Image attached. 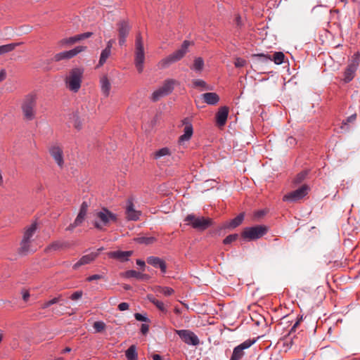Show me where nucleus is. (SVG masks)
Wrapping results in <instances>:
<instances>
[{"label": "nucleus", "instance_id": "nucleus-1", "mask_svg": "<svg viewBox=\"0 0 360 360\" xmlns=\"http://www.w3.org/2000/svg\"><path fill=\"white\" fill-rule=\"evenodd\" d=\"M191 41L188 40L184 41L180 49L169 54L167 57L162 58L158 63L160 68L165 69L169 67L172 64L181 60L188 51V47Z\"/></svg>", "mask_w": 360, "mask_h": 360}, {"label": "nucleus", "instance_id": "nucleus-2", "mask_svg": "<svg viewBox=\"0 0 360 360\" xmlns=\"http://www.w3.org/2000/svg\"><path fill=\"white\" fill-rule=\"evenodd\" d=\"M117 221V217L115 214L106 208H103L95 214L94 225L97 229L103 231L105 227L110 226L112 223H116Z\"/></svg>", "mask_w": 360, "mask_h": 360}, {"label": "nucleus", "instance_id": "nucleus-3", "mask_svg": "<svg viewBox=\"0 0 360 360\" xmlns=\"http://www.w3.org/2000/svg\"><path fill=\"white\" fill-rule=\"evenodd\" d=\"M21 110L25 120L31 121L35 118L37 114V96L35 94L26 95L21 103Z\"/></svg>", "mask_w": 360, "mask_h": 360}, {"label": "nucleus", "instance_id": "nucleus-4", "mask_svg": "<svg viewBox=\"0 0 360 360\" xmlns=\"http://www.w3.org/2000/svg\"><path fill=\"white\" fill-rule=\"evenodd\" d=\"M83 70L80 68H74L70 70L65 78V84L68 89L75 93L81 87Z\"/></svg>", "mask_w": 360, "mask_h": 360}, {"label": "nucleus", "instance_id": "nucleus-5", "mask_svg": "<svg viewBox=\"0 0 360 360\" xmlns=\"http://www.w3.org/2000/svg\"><path fill=\"white\" fill-rule=\"evenodd\" d=\"M187 225L198 231H204L212 226V220L210 218L198 217L193 214H188L184 219Z\"/></svg>", "mask_w": 360, "mask_h": 360}, {"label": "nucleus", "instance_id": "nucleus-6", "mask_svg": "<svg viewBox=\"0 0 360 360\" xmlns=\"http://www.w3.org/2000/svg\"><path fill=\"white\" fill-rule=\"evenodd\" d=\"M145 60V53L143 48V39L140 34H138L135 41V58L134 64L137 71L141 73L143 70V63Z\"/></svg>", "mask_w": 360, "mask_h": 360}, {"label": "nucleus", "instance_id": "nucleus-7", "mask_svg": "<svg viewBox=\"0 0 360 360\" xmlns=\"http://www.w3.org/2000/svg\"><path fill=\"white\" fill-rule=\"evenodd\" d=\"M309 191L307 185H302L299 188L288 193L283 197V200L288 202H297L304 198Z\"/></svg>", "mask_w": 360, "mask_h": 360}, {"label": "nucleus", "instance_id": "nucleus-8", "mask_svg": "<svg viewBox=\"0 0 360 360\" xmlns=\"http://www.w3.org/2000/svg\"><path fill=\"white\" fill-rule=\"evenodd\" d=\"M266 231L267 229L266 226L258 225L245 228L241 235L244 238L251 240L262 237L266 234Z\"/></svg>", "mask_w": 360, "mask_h": 360}, {"label": "nucleus", "instance_id": "nucleus-9", "mask_svg": "<svg viewBox=\"0 0 360 360\" xmlns=\"http://www.w3.org/2000/svg\"><path fill=\"white\" fill-rule=\"evenodd\" d=\"M37 230V224H32L25 231L23 238L20 244V252L23 254L32 251L30 249V239Z\"/></svg>", "mask_w": 360, "mask_h": 360}, {"label": "nucleus", "instance_id": "nucleus-10", "mask_svg": "<svg viewBox=\"0 0 360 360\" xmlns=\"http://www.w3.org/2000/svg\"><path fill=\"white\" fill-rule=\"evenodd\" d=\"M37 230V224H32L25 231L23 238L20 244V252L23 254L32 251L30 249V239Z\"/></svg>", "mask_w": 360, "mask_h": 360}, {"label": "nucleus", "instance_id": "nucleus-11", "mask_svg": "<svg viewBox=\"0 0 360 360\" xmlns=\"http://www.w3.org/2000/svg\"><path fill=\"white\" fill-rule=\"evenodd\" d=\"M175 333L187 345L196 346L200 343L198 336L189 330H176Z\"/></svg>", "mask_w": 360, "mask_h": 360}, {"label": "nucleus", "instance_id": "nucleus-12", "mask_svg": "<svg viewBox=\"0 0 360 360\" xmlns=\"http://www.w3.org/2000/svg\"><path fill=\"white\" fill-rule=\"evenodd\" d=\"M86 49V46H78L75 48L69 50V51H65L60 52L58 53H56L53 58V60L54 61H60L65 59H70L75 56H77L78 53H81L82 51H84Z\"/></svg>", "mask_w": 360, "mask_h": 360}, {"label": "nucleus", "instance_id": "nucleus-13", "mask_svg": "<svg viewBox=\"0 0 360 360\" xmlns=\"http://www.w3.org/2000/svg\"><path fill=\"white\" fill-rule=\"evenodd\" d=\"M255 342V340L248 339L236 346L229 360H240L245 354L244 350L250 347Z\"/></svg>", "mask_w": 360, "mask_h": 360}, {"label": "nucleus", "instance_id": "nucleus-14", "mask_svg": "<svg viewBox=\"0 0 360 360\" xmlns=\"http://www.w3.org/2000/svg\"><path fill=\"white\" fill-rule=\"evenodd\" d=\"M130 30L131 26L128 21L121 20L117 23L119 44L120 46L124 45Z\"/></svg>", "mask_w": 360, "mask_h": 360}, {"label": "nucleus", "instance_id": "nucleus-15", "mask_svg": "<svg viewBox=\"0 0 360 360\" xmlns=\"http://www.w3.org/2000/svg\"><path fill=\"white\" fill-rule=\"evenodd\" d=\"M92 34V32H87L68 38H64L58 41V46L60 47L71 46L81 40L90 37Z\"/></svg>", "mask_w": 360, "mask_h": 360}, {"label": "nucleus", "instance_id": "nucleus-16", "mask_svg": "<svg viewBox=\"0 0 360 360\" xmlns=\"http://www.w3.org/2000/svg\"><path fill=\"white\" fill-rule=\"evenodd\" d=\"M133 255V251L115 250L107 253L109 258L116 259L120 262H124L129 260V257Z\"/></svg>", "mask_w": 360, "mask_h": 360}, {"label": "nucleus", "instance_id": "nucleus-17", "mask_svg": "<svg viewBox=\"0 0 360 360\" xmlns=\"http://www.w3.org/2000/svg\"><path fill=\"white\" fill-rule=\"evenodd\" d=\"M49 153L58 167L62 168L64 165L63 152L62 148L58 146H53L49 148Z\"/></svg>", "mask_w": 360, "mask_h": 360}, {"label": "nucleus", "instance_id": "nucleus-18", "mask_svg": "<svg viewBox=\"0 0 360 360\" xmlns=\"http://www.w3.org/2000/svg\"><path fill=\"white\" fill-rule=\"evenodd\" d=\"M229 109L227 106H222L218 109L215 115L216 124L218 127H224L227 121Z\"/></svg>", "mask_w": 360, "mask_h": 360}, {"label": "nucleus", "instance_id": "nucleus-19", "mask_svg": "<svg viewBox=\"0 0 360 360\" xmlns=\"http://www.w3.org/2000/svg\"><path fill=\"white\" fill-rule=\"evenodd\" d=\"M182 122L183 124L184 125V134L179 137L180 142L188 141L191 138L193 133V125L191 123L189 119L186 117L184 119Z\"/></svg>", "mask_w": 360, "mask_h": 360}, {"label": "nucleus", "instance_id": "nucleus-20", "mask_svg": "<svg viewBox=\"0 0 360 360\" xmlns=\"http://www.w3.org/2000/svg\"><path fill=\"white\" fill-rule=\"evenodd\" d=\"M147 263L155 268H160L162 274L167 271V265L165 262L158 257L150 256L146 259Z\"/></svg>", "mask_w": 360, "mask_h": 360}, {"label": "nucleus", "instance_id": "nucleus-21", "mask_svg": "<svg viewBox=\"0 0 360 360\" xmlns=\"http://www.w3.org/2000/svg\"><path fill=\"white\" fill-rule=\"evenodd\" d=\"M98 254L91 252L90 254L82 256L72 266L74 270H77L81 266L90 264L97 257Z\"/></svg>", "mask_w": 360, "mask_h": 360}, {"label": "nucleus", "instance_id": "nucleus-22", "mask_svg": "<svg viewBox=\"0 0 360 360\" xmlns=\"http://www.w3.org/2000/svg\"><path fill=\"white\" fill-rule=\"evenodd\" d=\"M257 56L264 61L267 60H273L277 65L283 63L285 58V55L282 52H275L272 57L263 53L258 54Z\"/></svg>", "mask_w": 360, "mask_h": 360}, {"label": "nucleus", "instance_id": "nucleus-23", "mask_svg": "<svg viewBox=\"0 0 360 360\" xmlns=\"http://www.w3.org/2000/svg\"><path fill=\"white\" fill-rule=\"evenodd\" d=\"M140 212L134 208V204L131 201H128L126 208V217L128 220L137 221L140 217Z\"/></svg>", "mask_w": 360, "mask_h": 360}, {"label": "nucleus", "instance_id": "nucleus-24", "mask_svg": "<svg viewBox=\"0 0 360 360\" xmlns=\"http://www.w3.org/2000/svg\"><path fill=\"white\" fill-rule=\"evenodd\" d=\"M179 84L178 81L174 79H166L160 86L161 89L167 96L170 94L174 89V86Z\"/></svg>", "mask_w": 360, "mask_h": 360}, {"label": "nucleus", "instance_id": "nucleus-25", "mask_svg": "<svg viewBox=\"0 0 360 360\" xmlns=\"http://www.w3.org/2000/svg\"><path fill=\"white\" fill-rule=\"evenodd\" d=\"M124 276L127 278H135L141 281H146L149 278V276L148 274H142L135 270L126 271L124 273Z\"/></svg>", "mask_w": 360, "mask_h": 360}, {"label": "nucleus", "instance_id": "nucleus-26", "mask_svg": "<svg viewBox=\"0 0 360 360\" xmlns=\"http://www.w3.org/2000/svg\"><path fill=\"white\" fill-rule=\"evenodd\" d=\"M202 98L208 105H216L219 101V96L214 92L205 93L202 94Z\"/></svg>", "mask_w": 360, "mask_h": 360}, {"label": "nucleus", "instance_id": "nucleus-27", "mask_svg": "<svg viewBox=\"0 0 360 360\" xmlns=\"http://www.w3.org/2000/svg\"><path fill=\"white\" fill-rule=\"evenodd\" d=\"M101 89L102 94L108 97L110 94L111 84L106 75H103L100 79Z\"/></svg>", "mask_w": 360, "mask_h": 360}, {"label": "nucleus", "instance_id": "nucleus-28", "mask_svg": "<svg viewBox=\"0 0 360 360\" xmlns=\"http://www.w3.org/2000/svg\"><path fill=\"white\" fill-rule=\"evenodd\" d=\"M243 219H244V214L240 213L236 217L230 220L229 221H227L226 223V224L224 225V227L227 228V229L236 228L237 226H238L240 224H242Z\"/></svg>", "mask_w": 360, "mask_h": 360}, {"label": "nucleus", "instance_id": "nucleus-29", "mask_svg": "<svg viewBox=\"0 0 360 360\" xmlns=\"http://www.w3.org/2000/svg\"><path fill=\"white\" fill-rule=\"evenodd\" d=\"M148 300L153 303L160 311L164 314L167 313V309L165 306L164 303L162 301L157 300L153 295H147Z\"/></svg>", "mask_w": 360, "mask_h": 360}, {"label": "nucleus", "instance_id": "nucleus-30", "mask_svg": "<svg viewBox=\"0 0 360 360\" xmlns=\"http://www.w3.org/2000/svg\"><path fill=\"white\" fill-rule=\"evenodd\" d=\"M357 69L355 68V65H349L346 68L344 72V81L347 83L353 79L354 77L355 72Z\"/></svg>", "mask_w": 360, "mask_h": 360}, {"label": "nucleus", "instance_id": "nucleus-31", "mask_svg": "<svg viewBox=\"0 0 360 360\" xmlns=\"http://www.w3.org/2000/svg\"><path fill=\"white\" fill-rule=\"evenodd\" d=\"M205 63L204 60L201 57H197L194 59L193 63L191 67V69L198 73H200L204 68Z\"/></svg>", "mask_w": 360, "mask_h": 360}, {"label": "nucleus", "instance_id": "nucleus-32", "mask_svg": "<svg viewBox=\"0 0 360 360\" xmlns=\"http://www.w3.org/2000/svg\"><path fill=\"white\" fill-rule=\"evenodd\" d=\"M111 54V51L108 50V49H104L101 53L100 59L98 61V64L97 65V67H101L104 65V63L106 62L107 59L109 58V56Z\"/></svg>", "mask_w": 360, "mask_h": 360}, {"label": "nucleus", "instance_id": "nucleus-33", "mask_svg": "<svg viewBox=\"0 0 360 360\" xmlns=\"http://www.w3.org/2000/svg\"><path fill=\"white\" fill-rule=\"evenodd\" d=\"M126 357L128 360H136L138 355L135 345H131L126 351Z\"/></svg>", "mask_w": 360, "mask_h": 360}, {"label": "nucleus", "instance_id": "nucleus-34", "mask_svg": "<svg viewBox=\"0 0 360 360\" xmlns=\"http://www.w3.org/2000/svg\"><path fill=\"white\" fill-rule=\"evenodd\" d=\"M18 45V43H11L0 46V55L12 51Z\"/></svg>", "mask_w": 360, "mask_h": 360}, {"label": "nucleus", "instance_id": "nucleus-35", "mask_svg": "<svg viewBox=\"0 0 360 360\" xmlns=\"http://www.w3.org/2000/svg\"><path fill=\"white\" fill-rule=\"evenodd\" d=\"M63 246V243L60 241H54L51 244H50L46 249L45 251L46 252H49L50 251H56Z\"/></svg>", "mask_w": 360, "mask_h": 360}, {"label": "nucleus", "instance_id": "nucleus-36", "mask_svg": "<svg viewBox=\"0 0 360 360\" xmlns=\"http://www.w3.org/2000/svg\"><path fill=\"white\" fill-rule=\"evenodd\" d=\"M166 96L167 95L165 94V92L160 87L153 93V94L151 96V99L153 101L156 102L158 100H160L161 98Z\"/></svg>", "mask_w": 360, "mask_h": 360}, {"label": "nucleus", "instance_id": "nucleus-37", "mask_svg": "<svg viewBox=\"0 0 360 360\" xmlns=\"http://www.w3.org/2000/svg\"><path fill=\"white\" fill-rule=\"evenodd\" d=\"M157 292L162 293L165 296H170L174 292V290L170 287L158 286L157 288Z\"/></svg>", "mask_w": 360, "mask_h": 360}, {"label": "nucleus", "instance_id": "nucleus-38", "mask_svg": "<svg viewBox=\"0 0 360 360\" xmlns=\"http://www.w3.org/2000/svg\"><path fill=\"white\" fill-rule=\"evenodd\" d=\"M170 155V150L168 148H162L158 150H157L154 154V158L155 159H159L161 157Z\"/></svg>", "mask_w": 360, "mask_h": 360}, {"label": "nucleus", "instance_id": "nucleus-39", "mask_svg": "<svg viewBox=\"0 0 360 360\" xmlns=\"http://www.w3.org/2000/svg\"><path fill=\"white\" fill-rule=\"evenodd\" d=\"M155 240V238L154 237H139L136 238L137 243L140 244H145V245H149L153 243Z\"/></svg>", "mask_w": 360, "mask_h": 360}, {"label": "nucleus", "instance_id": "nucleus-40", "mask_svg": "<svg viewBox=\"0 0 360 360\" xmlns=\"http://www.w3.org/2000/svg\"><path fill=\"white\" fill-rule=\"evenodd\" d=\"M192 84L193 88H203L205 89H207L206 82L202 79H193Z\"/></svg>", "mask_w": 360, "mask_h": 360}, {"label": "nucleus", "instance_id": "nucleus-41", "mask_svg": "<svg viewBox=\"0 0 360 360\" xmlns=\"http://www.w3.org/2000/svg\"><path fill=\"white\" fill-rule=\"evenodd\" d=\"M93 327L95 329L96 332L100 333L105 329V324L103 321H96L94 322Z\"/></svg>", "mask_w": 360, "mask_h": 360}, {"label": "nucleus", "instance_id": "nucleus-42", "mask_svg": "<svg viewBox=\"0 0 360 360\" xmlns=\"http://www.w3.org/2000/svg\"><path fill=\"white\" fill-rule=\"evenodd\" d=\"M238 235L236 233L229 235L224 239L223 243L224 245L231 244L232 242L235 241L238 238Z\"/></svg>", "mask_w": 360, "mask_h": 360}, {"label": "nucleus", "instance_id": "nucleus-43", "mask_svg": "<svg viewBox=\"0 0 360 360\" xmlns=\"http://www.w3.org/2000/svg\"><path fill=\"white\" fill-rule=\"evenodd\" d=\"M360 62V55L356 53L354 55L352 62L349 64V65H355V68L357 69Z\"/></svg>", "mask_w": 360, "mask_h": 360}, {"label": "nucleus", "instance_id": "nucleus-44", "mask_svg": "<svg viewBox=\"0 0 360 360\" xmlns=\"http://www.w3.org/2000/svg\"><path fill=\"white\" fill-rule=\"evenodd\" d=\"M85 217L86 216L78 213L74 221L75 225H77V226H80L84 221Z\"/></svg>", "mask_w": 360, "mask_h": 360}, {"label": "nucleus", "instance_id": "nucleus-45", "mask_svg": "<svg viewBox=\"0 0 360 360\" xmlns=\"http://www.w3.org/2000/svg\"><path fill=\"white\" fill-rule=\"evenodd\" d=\"M103 278H104V276L102 274H94V275L88 276L86 278V280L88 282H91L95 280H100V279H103Z\"/></svg>", "mask_w": 360, "mask_h": 360}, {"label": "nucleus", "instance_id": "nucleus-46", "mask_svg": "<svg viewBox=\"0 0 360 360\" xmlns=\"http://www.w3.org/2000/svg\"><path fill=\"white\" fill-rule=\"evenodd\" d=\"M246 64V60L241 58H237L234 62V65L236 68H242Z\"/></svg>", "mask_w": 360, "mask_h": 360}, {"label": "nucleus", "instance_id": "nucleus-47", "mask_svg": "<svg viewBox=\"0 0 360 360\" xmlns=\"http://www.w3.org/2000/svg\"><path fill=\"white\" fill-rule=\"evenodd\" d=\"M82 295H83V292L82 290H77V291L74 292L71 295L70 298L72 300H77L80 299L82 297Z\"/></svg>", "mask_w": 360, "mask_h": 360}, {"label": "nucleus", "instance_id": "nucleus-48", "mask_svg": "<svg viewBox=\"0 0 360 360\" xmlns=\"http://www.w3.org/2000/svg\"><path fill=\"white\" fill-rule=\"evenodd\" d=\"M134 317H135L136 320H137L139 321H143V322H148L149 321L148 318H147L146 316H144L141 314H139V313H136L134 314Z\"/></svg>", "mask_w": 360, "mask_h": 360}, {"label": "nucleus", "instance_id": "nucleus-49", "mask_svg": "<svg viewBox=\"0 0 360 360\" xmlns=\"http://www.w3.org/2000/svg\"><path fill=\"white\" fill-rule=\"evenodd\" d=\"M87 209H88L87 203L86 202H83L80 207L79 214L86 216V213H87Z\"/></svg>", "mask_w": 360, "mask_h": 360}, {"label": "nucleus", "instance_id": "nucleus-50", "mask_svg": "<svg viewBox=\"0 0 360 360\" xmlns=\"http://www.w3.org/2000/svg\"><path fill=\"white\" fill-rule=\"evenodd\" d=\"M74 127L77 129H80L82 128V122L79 118L76 115H74Z\"/></svg>", "mask_w": 360, "mask_h": 360}, {"label": "nucleus", "instance_id": "nucleus-51", "mask_svg": "<svg viewBox=\"0 0 360 360\" xmlns=\"http://www.w3.org/2000/svg\"><path fill=\"white\" fill-rule=\"evenodd\" d=\"M356 118V114H353L351 116L348 117L346 119V120H344L342 124H345V125H347V123L354 122L355 121Z\"/></svg>", "mask_w": 360, "mask_h": 360}, {"label": "nucleus", "instance_id": "nucleus-52", "mask_svg": "<svg viewBox=\"0 0 360 360\" xmlns=\"http://www.w3.org/2000/svg\"><path fill=\"white\" fill-rule=\"evenodd\" d=\"M129 305L128 303L121 302L120 304H119L117 308L120 311H125L129 309Z\"/></svg>", "mask_w": 360, "mask_h": 360}, {"label": "nucleus", "instance_id": "nucleus-53", "mask_svg": "<svg viewBox=\"0 0 360 360\" xmlns=\"http://www.w3.org/2000/svg\"><path fill=\"white\" fill-rule=\"evenodd\" d=\"M149 330V326L145 323H143L141 327V331L143 334H146Z\"/></svg>", "mask_w": 360, "mask_h": 360}, {"label": "nucleus", "instance_id": "nucleus-54", "mask_svg": "<svg viewBox=\"0 0 360 360\" xmlns=\"http://www.w3.org/2000/svg\"><path fill=\"white\" fill-rule=\"evenodd\" d=\"M61 300V295H59L58 297H54L50 300H49V304L51 306L54 304H56L58 303L60 300Z\"/></svg>", "mask_w": 360, "mask_h": 360}, {"label": "nucleus", "instance_id": "nucleus-55", "mask_svg": "<svg viewBox=\"0 0 360 360\" xmlns=\"http://www.w3.org/2000/svg\"><path fill=\"white\" fill-rule=\"evenodd\" d=\"M6 72L5 70H1L0 71V82L6 79Z\"/></svg>", "mask_w": 360, "mask_h": 360}, {"label": "nucleus", "instance_id": "nucleus-56", "mask_svg": "<svg viewBox=\"0 0 360 360\" xmlns=\"http://www.w3.org/2000/svg\"><path fill=\"white\" fill-rule=\"evenodd\" d=\"M136 264L144 269L146 263L143 260L136 259Z\"/></svg>", "mask_w": 360, "mask_h": 360}, {"label": "nucleus", "instance_id": "nucleus-57", "mask_svg": "<svg viewBox=\"0 0 360 360\" xmlns=\"http://www.w3.org/2000/svg\"><path fill=\"white\" fill-rule=\"evenodd\" d=\"M306 174L300 173L297 175L296 178V182H300L305 176Z\"/></svg>", "mask_w": 360, "mask_h": 360}, {"label": "nucleus", "instance_id": "nucleus-58", "mask_svg": "<svg viewBox=\"0 0 360 360\" xmlns=\"http://www.w3.org/2000/svg\"><path fill=\"white\" fill-rule=\"evenodd\" d=\"M76 227H77V226L75 225V223L73 222L66 228V231H72Z\"/></svg>", "mask_w": 360, "mask_h": 360}, {"label": "nucleus", "instance_id": "nucleus-59", "mask_svg": "<svg viewBox=\"0 0 360 360\" xmlns=\"http://www.w3.org/2000/svg\"><path fill=\"white\" fill-rule=\"evenodd\" d=\"M115 42L113 39H110L108 41L107 46L105 49H108V50L111 51V49L112 47V44Z\"/></svg>", "mask_w": 360, "mask_h": 360}, {"label": "nucleus", "instance_id": "nucleus-60", "mask_svg": "<svg viewBox=\"0 0 360 360\" xmlns=\"http://www.w3.org/2000/svg\"><path fill=\"white\" fill-rule=\"evenodd\" d=\"M51 305L49 304V302L47 301L46 302H44V304H41V309H46L48 307H49Z\"/></svg>", "mask_w": 360, "mask_h": 360}, {"label": "nucleus", "instance_id": "nucleus-61", "mask_svg": "<svg viewBox=\"0 0 360 360\" xmlns=\"http://www.w3.org/2000/svg\"><path fill=\"white\" fill-rule=\"evenodd\" d=\"M30 297V294L28 292H25L23 295H22V298L24 300V301H27L28 298Z\"/></svg>", "mask_w": 360, "mask_h": 360}, {"label": "nucleus", "instance_id": "nucleus-62", "mask_svg": "<svg viewBox=\"0 0 360 360\" xmlns=\"http://www.w3.org/2000/svg\"><path fill=\"white\" fill-rule=\"evenodd\" d=\"M153 360H162V356L159 354H154L153 356Z\"/></svg>", "mask_w": 360, "mask_h": 360}, {"label": "nucleus", "instance_id": "nucleus-63", "mask_svg": "<svg viewBox=\"0 0 360 360\" xmlns=\"http://www.w3.org/2000/svg\"><path fill=\"white\" fill-rule=\"evenodd\" d=\"M240 21H241V18L239 15L236 16V25L238 26L240 25Z\"/></svg>", "mask_w": 360, "mask_h": 360}, {"label": "nucleus", "instance_id": "nucleus-64", "mask_svg": "<svg viewBox=\"0 0 360 360\" xmlns=\"http://www.w3.org/2000/svg\"><path fill=\"white\" fill-rule=\"evenodd\" d=\"M71 351V349L70 347H65L63 350L64 353L70 352Z\"/></svg>", "mask_w": 360, "mask_h": 360}]
</instances>
